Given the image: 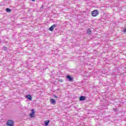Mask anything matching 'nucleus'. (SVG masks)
I'll use <instances>...</instances> for the list:
<instances>
[{"mask_svg": "<svg viewBox=\"0 0 126 126\" xmlns=\"http://www.w3.org/2000/svg\"><path fill=\"white\" fill-rule=\"evenodd\" d=\"M86 99V97L84 96H81L80 97V101H84Z\"/></svg>", "mask_w": 126, "mask_h": 126, "instance_id": "9", "label": "nucleus"}, {"mask_svg": "<svg viewBox=\"0 0 126 126\" xmlns=\"http://www.w3.org/2000/svg\"><path fill=\"white\" fill-rule=\"evenodd\" d=\"M41 8H43V6H42L41 7Z\"/></svg>", "mask_w": 126, "mask_h": 126, "instance_id": "18", "label": "nucleus"}, {"mask_svg": "<svg viewBox=\"0 0 126 126\" xmlns=\"http://www.w3.org/2000/svg\"><path fill=\"white\" fill-rule=\"evenodd\" d=\"M26 98L30 100V101H32V96L30 94L27 95Z\"/></svg>", "mask_w": 126, "mask_h": 126, "instance_id": "6", "label": "nucleus"}, {"mask_svg": "<svg viewBox=\"0 0 126 126\" xmlns=\"http://www.w3.org/2000/svg\"><path fill=\"white\" fill-rule=\"evenodd\" d=\"M98 13L99 11L97 10H94L92 12V16H94V17L97 16Z\"/></svg>", "mask_w": 126, "mask_h": 126, "instance_id": "2", "label": "nucleus"}, {"mask_svg": "<svg viewBox=\"0 0 126 126\" xmlns=\"http://www.w3.org/2000/svg\"><path fill=\"white\" fill-rule=\"evenodd\" d=\"M6 125L8 126H14V122L11 120H8L7 121Z\"/></svg>", "mask_w": 126, "mask_h": 126, "instance_id": "1", "label": "nucleus"}, {"mask_svg": "<svg viewBox=\"0 0 126 126\" xmlns=\"http://www.w3.org/2000/svg\"><path fill=\"white\" fill-rule=\"evenodd\" d=\"M50 124V120H46L44 122L45 126H48Z\"/></svg>", "mask_w": 126, "mask_h": 126, "instance_id": "8", "label": "nucleus"}, {"mask_svg": "<svg viewBox=\"0 0 126 126\" xmlns=\"http://www.w3.org/2000/svg\"><path fill=\"white\" fill-rule=\"evenodd\" d=\"M57 26H58L57 25H53L49 28V30L50 31H54V29L55 28V27H57Z\"/></svg>", "mask_w": 126, "mask_h": 126, "instance_id": "4", "label": "nucleus"}, {"mask_svg": "<svg viewBox=\"0 0 126 126\" xmlns=\"http://www.w3.org/2000/svg\"><path fill=\"white\" fill-rule=\"evenodd\" d=\"M53 96H54V98H58V96L56 95H54Z\"/></svg>", "mask_w": 126, "mask_h": 126, "instance_id": "15", "label": "nucleus"}, {"mask_svg": "<svg viewBox=\"0 0 126 126\" xmlns=\"http://www.w3.org/2000/svg\"><path fill=\"white\" fill-rule=\"evenodd\" d=\"M66 78H67V79H68L69 81H73V78L71 77V76H70V75H67Z\"/></svg>", "mask_w": 126, "mask_h": 126, "instance_id": "5", "label": "nucleus"}, {"mask_svg": "<svg viewBox=\"0 0 126 126\" xmlns=\"http://www.w3.org/2000/svg\"><path fill=\"white\" fill-rule=\"evenodd\" d=\"M59 82H63V79H59Z\"/></svg>", "mask_w": 126, "mask_h": 126, "instance_id": "14", "label": "nucleus"}, {"mask_svg": "<svg viewBox=\"0 0 126 126\" xmlns=\"http://www.w3.org/2000/svg\"><path fill=\"white\" fill-rule=\"evenodd\" d=\"M6 11L7 12H10L11 11V9H9V8H7L6 9Z\"/></svg>", "mask_w": 126, "mask_h": 126, "instance_id": "11", "label": "nucleus"}, {"mask_svg": "<svg viewBox=\"0 0 126 126\" xmlns=\"http://www.w3.org/2000/svg\"><path fill=\"white\" fill-rule=\"evenodd\" d=\"M51 103L52 105H56V100L54 98L51 99Z\"/></svg>", "mask_w": 126, "mask_h": 126, "instance_id": "10", "label": "nucleus"}, {"mask_svg": "<svg viewBox=\"0 0 126 126\" xmlns=\"http://www.w3.org/2000/svg\"><path fill=\"white\" fill-rule=\"evenodd\" d=\"M92 33V31L90 29H88L87 30V34H88V35H91Z\"/></svg>", "mask_w": 126, "mask_h": 126, "instance_id": "7", "label": "nucleus"}, {"mask_svg": "<svg viewBox=\"0 0 126 126\" xmlns=\"http://www.w3.org/2000/svg\"><path fill=\"white\" fill-rule=\"evenodd\" d=\"M32 1H35V0H32Z\"/></svg>", "mask_w": 126, "mask_h": 126, "instance_id": "17", "label": "nucleus"}, {"mask_svg": "<svg viewBox=\"0 0 126 126\" xmlns=\"http://www.w3.org/2000/svg\"><path fill=\"white\" fill-rule=\"evenodd\" d=\"M35 114V110L34 109H32V112L30 114V118H34V115Z\"/></svg>", "mask_w": 126, "mask_h": 126, "instance_id": "3", "label": "nucleus"}, {"mask_svg": "<svg viewBox=\"0 0 126 126\" xmlns=\"http://www.w3.org/2000/svg\"><path fill=\"white\" fill-rule=\"evenodd\" d=\"M124 33H126V29L124 30Z\"/></svg>", "mask_w": 126, "mask_h": 126, "instance_id": "16", "label": "nucleus"}, {"mask_svg": "<svg viewBox=\"0 0 126 126\" xmlns=\"http://www.w3.org/2000/svg\"><path fill=\"white\" fill-rule=\"evenodd\" d=\"M113 111H115V112H118V109H117V108H113Z\"/></svg>", "mask_w": 126, "mask_h": 126, "instance_id": "13", "label": "nucleus"}, {"mask_svg": "<svg viewBox=\"0 0 126 126\" xmlns=\"http://www.w3.org/2000/svg\"><path fill=\"white\" fill-rule=\"evenodd\" d=\"M3 51H6L7 50V47H6L5 46H3Z\"/></svg>", "mask_w": 126, "mask_h": 126, "instance_id": "12", "label": "nucleus"}]
</instances>
